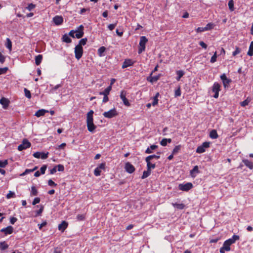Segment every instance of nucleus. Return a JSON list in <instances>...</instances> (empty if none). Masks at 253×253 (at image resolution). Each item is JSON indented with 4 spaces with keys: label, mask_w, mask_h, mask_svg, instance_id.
<instances>
[{
    "label": "nucleus",
    "mask_w": 253,
    "mask_h": 253,
    "mask_svg": "<svg viewBox=\"0 0 253 253\" xmlns=\"http://www.w3.org/2000/svg\"><path fill=\"white\" fill-rule=\"evenodd\" d=\"M94 111L90 110L86 114V126L89 132H92L96 128V126L93 123Z\"/></svg>",
    "instance_id": "nucleus-1"
},
{
    "label": "nucleus",
    "mask_w": 253,
    "mask_h": 253,
    "mask_svg": "<svg viewBox=\"0 0 253 253\" xmlns=\"http://www.w3.org/2000/svg\"><path fill=\"white\" fill-rule=\"evenodd\" d=\"M148 42V39L145 36L140 37V42L139 43V48L138 50V54L142 53L145 50V45Z\"/></svg>",
    "instance_id": "nucleus-2"
},
{
    "label": "nucleus",
    "mask_w": 253,
    "mask_h": 253,
    "mask_svg": "<svg viewBox=\"0 0 253 253\" xmlns=\"http://www.w3.org/2000/svg\"><path fill=\"white\" fill-rule=\"evenodd\" d=\"M127 94V92L126 90H122L120 92V97L123 101L124 104L127 107H129L130 106V103L126 97Z\"/></svg>",
    "instance_id": "nucleus-3"
},
{
    "label": "nucleus",
    "mask_w": 253,
    "mask_h": 253,
    "mask_svg": "<svg viewBox=\"0 0 253 253\" xmlns=\"http://www.w3.org/2000/svg\"><path fill=\"white\" fill-rule=\"evenodd\" d=\"M220 87H221V85L219 83H218L217 82H215L213 84L212 86L211 90H212V92L214 93L213 96V97L214 98H217L218 97L219 92L220 90Z\"/></svg>",
    "instance_id": "nucleus-4"
},
{
    "label": "nucleus",
    "mask_w": 253,
    "mask_h": 253,
    "mask_svg": "<svg viewBox=\"0 0 253 253\" xmlns=\"http://www.w3.org/2000/svg\"><path fill=\"white\" fill-rule=\"evenodd\" d=\"M75 56L77 60L81 58L83 54V46H80V45H77L75 47Z\"/></svg>",
    "instance_id": "nucleus-5"
},
{
    "label": "nucleus",
    "mask_w": 253,
    "mask_h": 253,
    "mask_svg": "<svg viewBox=\"0 0 253 253\" xmlns=\"http://www.w3.org/2000/svg\"><path fill=\"white\" fill-rule=\"evenodd\" d=\"M118 115L116 109L114 108L108 111L103 113V115L105 118L111 119Z\"/></svg>",
    "instance_id": "nucleus-6"
},
{
    "label": "nucleus",
    "mask_w": 253,
    "mask_h": 253,
    "mask_svg": "<svg viewBox=\"0 0 253 253\" xmlns=\"http://www.w3.org/2000/svg\"><path fill=\"white\" fill-rule=\"evenodd\" d=\"M210 143L209 142H205L203 144L198 146L196 149V152L197 153H203L205 152L206 149L210 147Z\"/></svg>",
    "instance_id": "nucleus-7"
},
{
    "label": "nucleus",
    "mask_w": 253,
    "mask_h": 253,
    "mask_svg": "<svg viewBox=\"0 0 253 253\" xmlns=\"http://www.w3.org/2000/svg\"><path fill=\"white\" fill-rule=\"evenodd\" d=\"M193 188V184L191 182H187L185 184H180L178 185L179 190L183 191H188Z\"/></svg>",
    "instance_id": "nucleus-8"
},
{
    "label": "nucleus",
    "mask_w": 253,
    "mask_h": 253,
    "mask_svg": "<svg viewBox=\"0 0 253 253\" xmlns=\"http://www.w3.org/2000/svg\"><path fill=\"white\" fill-rule=\"evenodd\" d=\"M31 145V143L27 139H24L22 143L18 146V150L22 151L30 147Z\"/></svg>",
    "instance_id": "nucleus-9"
},
{
    "label": "nucleus",
    "mask_w": 253,
    "mask_h": 253,
    "mask_svg": "<svg viewBox=\"0 0 253 253\" xmlns=\"http://www.w3.org/2000/svg\"><path fill=\"white\" fill-rule=\"evenodd\" d=\"M232 244H230V242L227 240H226L223 245V246L220 249V253H225V251H230L231 250L230 246Z\"/></svg>",
    "instance_id": "nucleus-10"
},
{
    "label": "nucleus",
    "mask_w": 253,
    "mask_h": 253,
    "mask_svg": "<svg viewBox=\"0 0 253 253\" xmlns=\"http://www.w3.org/2000/svg\"><path fill=\"white\" fill-rule=\"evenodd\" d=\"M84 26L83 25H81L79 26L77 29L75 31V33L76 34V38L77 39H80L82 38L84 35Z\"/></svg>",
    "instance_id": "nucleus-11"
},
{
    "label": "nucleus",
    "mask_w": 253,
    "mask_h": 253,
    "mask_svg": "<svg viewBox=\"0 0 253 253\" xmlns=\"http://www.w3.org/2000/svg\"><path fill=\"white\" fill-rule=\"evenodd\" d=\"M220 78L222 81L224 87L228 88L230 83L232 82L231 80L228 79L225 74L221 75Z\"/></svg>",
    "instance_id": "nucleus-12"
},
{
    "label": "nucleus",
    "mask_w": 253,
    "mask_h": 253,
    "mask_svg": "<svg viewBox=\"0 0 253 253\" xmlns=\"http://www.w3.org/2000/svg\"><path fill=\"white\" fill-rule=\"evenodd\" d=\"M48 154V152H36L33 154V156L37 159L41 158L42 159L44 160L47 158Z\"/></svg>",
    "instance_id": "nucleus-13"
},
{
    "label": "nucleus",
    "mask_w": 253,
    "mask_h": 253,
    "mask_svg": "<svg viewBox=\"0 0 253 253\" xmlns=\"http://www.w3.org/2000/svg\"><path fill=\"white\" fill-rule=\"evenodd\" d=\"M153 74L150 73V75L147 77V81L152 84L157 82L160 78L161 76V74H159L156 76H152Z\"/></svg>",
    "instance_id": "nucleus-14"
},
{
    "label": "nucleus",
    "mask_w": 253,
    "mask_h": 253,
    "mask_svg": "<svg viewBox=\"0 0 253 253\" xmlns=\"http://www.w3.org/2000/svg\"><path fill=\"white\" fill-rule=\"evenodd\" d=\"M135 62V61H133L130 59H126L123 63L122 68L123 69H125L127 67L133 66Z\"/></svg>",
    "instance_id": "nucleus-15"
},
{
    "label": "nucleus",
    "mask_w": 253,
    "mask_h": 253,
    "mask_svg": "<svg viewBox=\"0 0 253 253\" xmlns=\"http://www.w3.org/2000/svg\"><path fill=\"white\" fill-rule=\"evenodd\" d=\"M52 21L55 25L59 26L63 23V18L62 16L56 15L53 18Z\"/></svg>",
    "instance_id": "nucleus-16"
},
{
    "label": "nucleus",
    "mask_w": 253,
    "mask_h": 253,
    "mask_svg": "<svg viewBox=\"0 0 253 253\" xmlns=\"http://www.w3.org/2000/svg\"><path fill=\"white\" fill-rule=\"evenodd\" d=\"M125 169L126 171L128 173H132L135 170L134 167L129 162H127L126 163Z\"/></svg>",
    "instance_id": "nucleus-17"
},
{
    "label": "nucleus",
    "mask_w": 253,
    "mask_h": 253,
    "mask_svg": "<svg viewBox=\"0 0 253 253\" xmlns=\"http://www.w3.org/2000/svg\"><path fill=\"white\" fill-rule=\"evenodd\" d=\"M0 103L2 106V108L4 109H6L7 108L9 105L10 101L8 100V99L2 97L0 99Z\"/></svg>",
    "instance_id": "nucleus-18"
},
{
    "label": "nucleus",
    "mask_w": 253,
    "mask_h": 253,
    "mask_svg": "<svg viewBox=\"0 0 253 253\" xmlns=\"http://www.w3.org/2000/svg\"><path fill=\"white\" fill-rule=\"evenodd\" d=\"M200 172V171L199 170L198 166H195L194 167L193 169L190 170V175L192 177L195 178Z\"/></svg>",
    "instance_id": "nucleus-19"
},
{
    "label": "nucleus",
    "mask_w": 253,
    "mask_h": 253,
    "mask_svg": "<svg viewBox=\"0 0 253 253\" xmlns=\"http://www.w3.org/2000/svg\"><path fill=\"white\" fill-rule=\"evenodd\" d=\"M13 231V228L11 226H8L0 230V232L4 233L5 235L11 234Z\"/></svg>",
    "instance_id": "nucleus-20"
},
{
    "label": "nucleus",
    "mask_w": 253,
    "mask_h": 253,
    "mask_svg": "<svg viewBox=\"0 0 253 253\" xmlns=\"http://www.w3.org/2000/svg\"><path fill=\"white\" fill-rule=\"evenodd\" d=\"M68 225V224L66 221H62V222L58 225V230L63 232L67 228Z\"/></svg>",
    "instance_id": "nucleus-21"
},
{
    "label": "nucleus",
    "mask_w": 253,
    "mask_h": 253,
    "mask_svg": "<svg viewBox=\"0 0 253 253\" xmlns=\"http://www.w3.org/2000/svg\"><path fill=\"white\" fill-rule=\"evenodd\" d=\"M47 112H48V110H46L43 109H40L36 112L35 116L37 117H40L41 116H44L45 114Z\"/></svg>",
    "instance_id": "nucleus-22"
},
{
    "label": "nucleus",
    "mask_w": 253,
    "mask_h": 253,
    "mask_svg": "<svg viewBox=\"0 0 253 253\" xmlns=\"http://www.w3.org/2000/svg\"><path fill=\"white\" fill-rule=\"evenodd\" d=\"M158 148V146L155 144L151 145L149 147H148L145 150V153L151 154L153 153V151Z\"/></svg>",
    "instance_id": "nucleus-23"
},
{
    "label": "nucleus",
    "mask_w": 253,
    "mask_h": 253,
    "mask_svg": "<svg viewBox=\"0 0 253 253\" xmlns=\"http://www.w3.org/2000/svg\"><path fill=\"white\" fill-rule=\"evenodd\" d=\"M243 162L245 164V165L249 168L250 169H253V162L249 161L247 159L243 160Z\"/></svg>",
    "instance_id": "nucleus-24"
},
{
    "label": "nucleus",
    "mask_w": 253,
    "mask_h": 253,
    "mask_svg": "<svg viewBox=\"0 0 253 253\" xmlns=\"http://www.w3.org/2000/svg\"><path fill=\"white\" fill-rule=\"evenodd\" d=\"M160 153L158 152L157 155H151L148 156L145 158V161H151L153 159H156L157 160L159 159L160 158Z\"/></svg>",
    "instance_id": "nucleus-25"
},
{
    "label": "nucleus",
    "mask_w": 253,
    "mask_h": 253,
    "mask_svg": "<svg viewBox=\"0 0 253 253\" xmlns=\"http://www.w3.org/2000/svg\"><path fill=\"white\" fill-rule=\"evenodd\" d=\"M112 89V87L111 86H108L107 88H106L104 91H100L99 92V95H109L110 91Z\"/></svg>",
    "instance_id": "nucleus-26"
},
{
    "label": "nucleus",
    "mask_w": 253,
    "mask_h": 253,
    "mask_svg": "<svg viewBox=\"0 0 253 253\" xmlns=\"http://www.w3.org/2000/svg\"><path fill=\"white\" fill-rule=\"evenodd\" d=\"M62 40L63 42H65L67 43H70L72 42V40H71V38L66 34L63 35Z\"/></svg>",
    "instance_id": "nucleus-27"
},
{
    "label": "nucleus",
    "mask_w": 253,
    "mask_h": 253,
    "mask_svg": "<svg viewBox=\"0 0 253 253\" xmlns=\"http://www.w3.org/2000/svg\"><path fill=\"white\" fill-rule=\"evenodd\" d=\"M106 50V47L104 46H101L99 47L97 50V53L98 55L100 57H102L104 55V53L105 52Z\"/></svg>",
    "instance_id": "nucleus-28"
},
{
    "label": "nucleus",
    "mask_w": 253,
    "mask_h": 253,
    "mask_svg": "<svg viewBox=\"0 0 253 253\" xmlns=\"http://www.w3.org/2000/svg\"><path fill=\"white\" fill-rule=\"evenodd\" d=\"M147 163V169L149 170H151V169H154L156 167L155 164H153L151 163L150 161H145Z\"/></svg>",
    "instance_id": "nucleus-29"
},
{
    "label": "nucleus",
    "mask_w": 253,
    "mask_h": 253,
    "mask_svg": "<svg viewBox=\"0 0 253 253\" xmlns=\"http://www.w3.org/2000/svg\"><path fill=\"white\" fill-rule=\"evenodd\" d=\"M210 137L212 139H216L218 135L217 131L215 129H212L210 133Z\"/></svg>",
    "instance_id": "nucleus-30"
},
{
    "label": "nucleus",
    "mask_w": 253,
    "mask_h": 253,
    "mask_svg": "<svg viewBox=\"0 0 253 253\" xmlns=\"http://www.w3.org/2000/svg\"><path fill=\"white\" fill-rule=\"evenodd\" d=\"M239 236L234 235L231 238L228 239V240L230 242V244H233L235 243L236 241L239 240Z\"/></svg>",
    "instance_id": "nucleus-31"
},
{
    "label": "nucleus",
    "mask_w": 253,
    "mask_h": 253,
    "mask_svg": "<svg viewBox=\"0 0 253 253\" xmlns=\"http://www.w3.org/2000/svg\"><path fill=\"white\" fill-rule=\"evenodd\" d=\"M42 55L41 54H39L35 57V63L37 65H39L42 61Z\"/></svg>",
    "instance_id": "nucleus-32"
},
{
    "label": "nucleus",
    "mask_w": 253,
    "mask_h": 253,
    "mask_svg": "<svg viewBox=\"0 0 253 253\" xmlns=\"http://www.w3.org/2000/svg\"><path fill=\"white\" fill-rule=\"evenodd\" d=\"M38 194V190L35 185H33L31 187V190L30 192V195L31 196H37Z\"/></svg>",
    "instance_id": "nucleus-33"
},
{
    "label": "nucleus",
    "mask_w": 253,
    "mask_h": 253,
    "mask_svg": "<svg viewBox=\"0 0 253 253\" xmlns=\"http://www.w3.org/2000/svg\"><path fill=\"white\" fill-rule=\"evenodd\" d=\"M6 47L9 49V50L11 51L12 49V42L10 39L6 38V43H5Z\"/></svg>",
    "instance_id": "nucleus-34"
},
{
    "label": "nucleus",
    "mask_w": 253,
    "mask_h": 253,
    "mask_svg": "<svg viewBox=\"0 0 253 253\" xmlns=\"http://www.w3.org/2000/svg\"><path fill=\"white\" fill-rule=\"evenodd\" d=\"M177 77L176 78L177 81H179L180 78L184 75V72L182 70H178L176 72Z\"/></svg>",
    "instance_id": "nucleus-35"
},
{
    "label": "nucleus",
    "mask_w": 253,
    "mask_h": 253,
    "mask_svg": "<svg viewBox=\"0 0 253 253\" xmlns=\"http://www.w3.org/2000/svg\"><path fill=\"white\" fill-rule=\"evenodd\" d=\"M247 54L250 56H252L253 55V41H252L250 43Z\"/></svg>",
    "instance_id": "nucleus-36"
},
{
    "label": "nucleus",
    "mask_w": 253,
    "mask_h": 253,
    "mask_svg": "<svg viewBox=\"0 0 253 253\" xmlns=\"http://www.w3.org/2000/svg\"><path fill=\"white\" fill-rule=\"evenodd\" d=\"M214 24L212 23H209L207 24L206 27H205V29L206 31L210 30L214 28Z\"/></svg>",
    "instance_id": "nucleus-37"
},
{
    "label": "nucleus",
    "mask_w": 253,
    "mask_h": 253,
    "mask_svg": "<svg viewBox=\"0 0 253 253\" xmlns=\"http://www.w3.org/2000/svg\"><path fill=\"white\" fill-rule=\"evenodd\" d=\"M0 249H1V250H5L8 247V245L6 243L5 241L0 242Z\"/></svg>",
    "instance_id": "nucleus-38"
},
{
    "label": "nucleus",
    "mask_w": 253,
    "mask_h": 253,
    "mask_svg": "<svg viewBox=\"0 0 253 253\" xmlns=\"http://www.w3.org/2000/svg\"><path fill=\"white\" fill-rule=\"evenodd\" d=\"M151 174V171L147 169L146 171H144L143 173V175L141 177L142 179H144L147 178Z\"/></svg>",
    "instance_id": "nucleus-39"
},
{
    "label": "nucleus",
    "mask_w": 253,
    "mask_h": 253,
    "mask_svg": "<svg viewBox=\"0 0 253 253\" xmlns=\"http://www.w3.org/2000/svg\"><path fill=\"white\" fill-rule=\"evenodd\" d=\"M24 91L25 93V96L28 98V99H30L31 98V94L30 91L27 88H24Z\"/></svg>",
    "instance_id": "nucleus-40"
},
{
    "label": "nucleus",
    "mask_w": 253,
    "mask_h": 253,
    "mask_svg": "<svg viewBox=\"0 0 253 253\" xmlns=\"http://www.w3.org/2000/svg\"><path fill=\"white\" fill-rule=\"evenodd\" d=\"M15 197V194L14 192H12L11 191H9L8 193L6 195V198L7 199H9L12 198H14Z\"/></svg>",
    "instance_id": "nucleus-41"
},
{
    "label": "nucleus",
    "mask_w": 253,
    "mask_h": 253,
    "mask_svg": "<svg viewBox=\"0 0 253 253\" xmlns=\"http://www.w3.org/2000/svg\"><path fill=\"white\" fill-rule=\"evenodd\" d=\"M63 249L60 247H57L54 248L53 253H62Z\"/></svg>",
    "instance_id": "nucleus-42"
},
{
    "label": "nucleus",
    "mask_w": 253,
    "mask_h": 253,
    "mask_svg": "<svg viewBox=\"0 0 253 253\" xmlns=\"http://www.w3.org/2000/svg\"><path fill=\"white\" fill-rule=\"evenodd\" d=\"M250 101H251V99H249V98H247L244 101L241 102L240 104L242 107H245L246 106H247L249 104Z\"/></svg>",
    "instance_id": "nucleus-43"
},
{
    "label": "nucleus",
    "mask_w": 253,
    "mask_h": 253,
    "mask_svg": "<svg viewBox=\"0 0 253 253\" xmlns=\"http://www.w3.org/2000/svg\"><path fill=\"white\" fill-rule=\"evenodd\" d=\"M241 52V49L238 46H236L235 50L232 52V55L235 56Z\"/></svg>",
    "instance_id": "nucleus-44"
},
{
    "label": "nucleus",
    "mask_w": 253,
    "mask_h": 253,
    "mask_svg": "<svg viewBox=\"0 0 253 253\" xmlns=\"http://www.w3.org/2000/svg\"><path fill=\"white\" fill-rule=\"evenodd\" d=\"M87 41V39L86 38H85L82 39L79 41V44L78 45H80V46H82L83 45H84L85 44H86Z\"/></svg>",
    "instance_id": "nucleus-45"
},
{
    "label": "nucleus",
    "mask_w": 253,
    "mask_h": 253,
    "mask_svg": "<svg viewBox=\"0 0 253 253\" xmlns=\"http://www.w3.org/2000/svg\"><path fill=\"white\" fill-rule=\"evenodd\" d=\"M175 207H176L178 209L182 210L185 207V205L182 203H175Z\"/></svg>",
    "instance_id": "nucleus-46"
},
{
    "label": "nucleus",
    "mask_w": 253,
    "mask_h": 253,
    "mask_svg": "<svg viewBox=\"0 0 253 253\" xmlns=\"http://www.w3.org/2000/svg\"><path fill=\"white\" fill-rule=\"evenodd\" d=\"M36 7V5L31 3H29L28 6L26 7V9L29 11H31Z\"/></svg>",
    "instance_id": "nucleus-47"
},
{
    "label": "nucleus",
    "mask_w": 253,
    "mask_h": 253,
    "mask_svg": "<svg viewBox=\"0 0 253 253\" xmlns=\"http://www.w3.org/2000/svg\"><path fill=\"white\" fill-rule=\"evenodd\" d=\"M229 8L231 11L234 10V1L233 0H230L228 3Z\"/></svg>",
    "instance_id": "nucleus-48"
},
{
    "label": "nucleus",
    "mask_w": 253,
    "mask_h": 253,
    "mask_svg": "<svg viewBox=\"0 0 253 253\" xmlns=\"http://www.w3.org/2000/svg\"><path fill=\"white\" fill-rule=\"evenodd\" d=\"M8 164V162L7 160H5L4 161L0 160V168H5L6 165Z\"/></svg>",
    "instance_id": "nucleus-49"
},
{
    "label": "nucleus",
    "mask_w": 253,
    "mask_h": 253,
    "mask_svg": "<svg viewBox=\"0 0 253 253\" xmlns=\"http://www.w3.org/2000/svg\"><path fill=\"white\" fill-rule=\"evenodd\" d=\"M76 218L78 221H84L85 219V215L84 214H78Z\"/></svg>",
    "instance_id": "nucleus-50"
},
{
    "label": "nucleus",
    "mask_w": 253,
    "mask_h": 253,
    "mask_svg": "<svg viewBox=\"0 0 253 253\" xmlns=\"http://www.w3.org/2000/svg\"><path fill=\"white\" fill-rule=\"evenodd\" d=\"M47 169V166L46 165H43L42 166L40 169L41 174H43L45 173V170Z\"/></svg>",
    "instance_id": "nucleus-51"
},
{
    "label": "nucleus",
    "mask_w": 253,
    "mask_h": 253,
    "mask_svg": "<svg viewBox=\"0 0 253 253\" xmlns=\"http://www.w3.org/2000/svg\"><path fill=\"white\" fill-rule=\"evenodd\" d=\"M56 169L58 168L57 170H58V171H61L62 172V171H63L64 170V167L62 165L59 164V165L56 166Z\"/></svg>",
    "instance_id": "nucleus-52"
},
{
    "label": "nucleus",
    "mask_w": 253,
    "mask_h": 253,
    "mask_svg": "<svg viewBox=\"0 0 253 253\" xmlns=\"http://www.w3.org/2000/svg\"><path fill=\"white\" fill-rule=\"evenodd\" d=\"M101 170H100L98 168H96L94 170V174L96 176H100L101 174Z\"/></svg>",
    "instance_id": "nucleus-53"
},
{
    "label": "nucleus",
    "mask_w": 253,
    "mask_h": 253,
    "mask_svg": "<svg viewBox=\"0 0 253 253\" xmlns=\"http://www.w3.org/2000/svg\"><path fill=\"white\" fill-rule=\"evenodd\" d=\"M43 211V206H41L40 209L38 211H36V214L35 216L40 215L42 212Z\"/></svg>",
    "instance_id": "nucleus-54"
},
{
    "label": "nucleus",
    "mask_w": 253,
    "mask_h": 253,
    "mask_svg": "<svg viewBox=\"0 0 253 253\" xmlns=\"http://www.w3.org/2000/svg\"><path fill=\"white\" fill-rule=\"evenodd\" d=\"M7 67L0 68V75L5 74L8 70Z\"/></svg>",
    "instance_id": "nucleus-55"
},
{
    "label": "nucleus",
    "mask_w": 253,
    "mask_h": 253,
    "mask_svg": "<svg viewBox=\"0 0 253 253\" xmlns=\"http://www.w3.org/2000/svg\"><path fill=\"white\" fill-rule=\"evenodd\" d=\"M217 58V55H216V52H215L213 55L211 57V62L213 63H214L216 61Z\"/></svg>",
    "instance_id": "nucleus-56"
},
{
    "label": "nucleus",
    "mask_w": 253,
    "mask_h": 253,
    "mask_svg": "<svg viewBox=\"0 0 253 253\" xmlns=\"http://www.w3.org/2000/svg\"><path fill=\"white\" fill-rule=\"evenodd\" d=\"M105 163H102L100 164L96 168L99 169L100 170L101 169H105Z\"/></svg>",
    "instance_id": "nucleus-57"
},
{
    "label": "nucleus",
    "mask_w": 253,
    "mask_h": 253,
    "mask_svg": "<svg viewBox=\"0 0 253 253\" xmlns=\"http://www.w3.org/2000/svg\"><path fill=\"white\" fill-rule=\"evenodd\" d=\"M117 22L115 23H114V24H110L108 25V28L110 31H112L113 29H114L115 27L117 26Z\"/></svg>",
    "instance_id": "nucleus-58"
},
{
    "label": "nucleus",
    "mask_w": 253,
    "mask_h": 253,
    "mask_svg": "<svg viewBox=\"0 0 253 253\" xmlns=\"http://www.w3.org/2000/svg\"><path fill=\"white\" fill-rule=\"evenodd\" d=\"M32 172V169H26L24 172H23L22 173L20 174V175L21 176H24L30 172Z\"/></svg>",
    "instance_id": "nucleus-59"
},
{
    "label": "nucleus",
    "mask_w": 253,
    "mask_h": 253,
    "mask_svg": "<svg viewBox=\"0 0 253 253\" xmlns=\"http://www.w3.org/2000/svg\"><path fill=\"white\" fill-rule=\"evenodd\" d=\"M40 198L39 197H36L34 198L33 201L32 202L33 205H36L37 204H38L40 202Z\"/></svg>",
    "instance_id": "nucleus-60"
},
{
    "label": "nucleus",
    "mask_w": 253,
    "mask_h": 253,
    "mask_svg": "<svg viewBox=\"0 0 253 253\" xmlns=\"http://www.w3.org/2000/svg\"><path fill=\"white\" fill-rule=\"evenodd\" d=\"M48 185L52 187H55L57 185V184L55 183L52 179H49L48 181Z\"/></svg>",
    "instance_id": "nucleus-61"
},
{
    "label": "nucleus",
    "mask_w": 253,
    "mask_h": 253,
    "mask_svg": "<svg viewBox=\"0 0 253 253\" xmlns=\"http://www.w3.org/2000/svg\"><path fill=\"white\" fill-rule=\"evenodd\" d=\"M165 239L171 242L173 240V236L172 235H167L165 236Z\"/></svg>",
    "instance_id": "nucleus-62"
},
{
    "label": "nucleus",
    "mask_w": 253,
    "mask_h": 253,
    "mask_svg": "<svg viewBox=\"0 0 253 253\" xmlns=\"http://www.w3.org/2000/svg\"><path fill=\"white\" fill-rule=\"evenodd\" d=\"M181 95V90L180 87H179L176 90H175V96H179Z\"/></svg>",
    "instance_id": "nucleus-63"
},
{
    "label": "nucleus",
    "mask_w": 253,
    "mask_h": 253,
    "mask_svg": "<svg viewBox=\"0 0 253 253\" xmlns=\"http://www.w3.org/2000/svg\"><path fill=\"white\" fill-rule=\"evenodd\" d=\"M196 31L197 33H201L206 31V30L205 29V27H198L196 29Z\"/></svg>",
    "instance_id": "nucleus-64"
}]
</instances>
